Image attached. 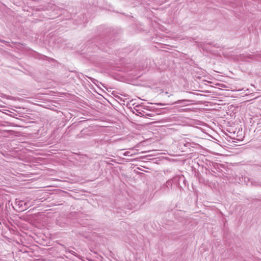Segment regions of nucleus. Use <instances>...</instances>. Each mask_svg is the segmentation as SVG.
I'll use <instances>...</instances> for the list:
<instances>
[{"mask_svg":"<svg viewBox=\"0 0 261 261\" xmlns=\"http://www.w3.org/2000/svg\"><path fill=\"white\" fill-rule=\"evenodd\" d=\"M178 180V177H174L168 180L161 188L165 193H168L172 189L173 185Z\"/></svg>","mask_w":261,"mask_h":261,"instance_id":"nucleus-1","label":"nucleus"},{"mask_svg":"<svg viewBox=\"0 0 261 261\" xmlns=\"http://www.w3.org/2000/svg\"><path fill=\"white\" fill-rule=\"evenodd\" d=\"M16 203L19 206L20 211H23L25 210L28 206V202H24L23 200H18L16 201Z\"/></svg>","mask_w":261,"mask_h":261,"instance_id":"nucleus-2","label":"nucleus"},{"mask_svg":"<svg viewBox=\"0 0 261 261\" xmlns=\"http://www.w3.org/2000/svg\"><path fill=\"white\" fill-rule=\"evenodd\" d=\"M134 110L137 112L136 115L141 117H143V116H145V111L140 109V106H137L135 108H134Z\"/></svg>","mask_w":261,"mask_h":261,"instance_id":"nucleus-3","label":"nucleus"},{"mask_svg":"<svg viewBox=\"0 0 261 261\" xmlns=\"http://www.w3.org/2000/svg\"><path fill=\"white\" fill-rule=\"evenodd\" d=\"M187 101H188V100L184 99V100H178V101L175 102V103H178V104H182L184 105H186V102Z\"/></svg>","mask_w":261,"mask_h":261,"instance_id":"nucleus-4","label":"nucleus"},{"mask_svg":"<svg viewBox=\"0 0 261 261\" xmlns=\"http://www.w3.org/2000/svg\"><path fill=\"white\" fill-rule=\"evenodd\" d=\"M61 245L65 248V252H69L70 253H71V254H72L74 255L75 252H74L73 251L69 250V249L67 248H66V247L64 245H63V244H61Z\"/></svg>","mask_w":261,"mask_h":261,"instance_id":"nucleus-5","label":"nucleus"},{"mask_svg":"<svg viewBox=\"0 0 261 261\" xmlns=\"http://www.w3.org/2000/svg\"><path fill=\"white\" fill-rule=\"evenodd\" d=\"M153 116H154V114L153 113H148L145 111V116H143V117L147 118L148 116L152 117Z\"/></svg>","mask_w":261,"mask_h":261,"instance_id":"nucleus-6","label":"nucleus"},{"mask_svg":"<svg viewBox=\"0 0 261 261\" xmlns=\"http://www.w3.org/2000/svg\"><path fill=\"white\" fill-rule=\"evenodd\" d=\"M254 185L255 186H261V182H255Z\"/></svg>","mask_w":261,"mask_h":261,"instance_id":"nucleus-7","label":"nucleus"},{"mask_svg":"<svg viewBox=\"0 0 261 261\" xmlns=\"http://www.w3.org/2000/svg\"><path fill=\"white\" fill-rule=\"evenodd\" d=\"M253 56L249 55V58L250 59H253Z\"/></svg>","mask_w":261,"mask_h":261,"instance_id":"nucleus-8","label":"nucleus"},{"mask_svg":"<svg viewBox=\"0 0 261 261\" xmlns=\"http://www.w3.org/2000/svg\"><path fill=\"white\" fill-rule=\"evenodd\" d=\"M257 166L259 167L260 168H261V164H260V165H257Z\"/></svg>","mask_w":261,"mask_h":261,"instance_id":"nucleus-9","label":"nucleus"},{"mask_svg":"<svg viewBox=\"0 0 261 261\" xmlns=\"http://www.w3.org/2000/svg\"><path fill=\"white\" fill-rule=\"evenodd\" d=\"M0 41H1L2 42H5L4 40H1Z\"/></svg>","mask_w":261,"mask_h":261,"instance_id":"nucleus-10","label":"nucleus"},{"mask_svg":"<svg viewBox=\"0 0 261 261\" xmlns=\"http://www.w3.org/2000/svg\"><path fill=\"white\" fill-rule=\"evenodd\" d=\"M126 154H127V152H125V153H124V155H126Z\"/></svg>","mask_w":261,"mask_h":261,"instance_id":"nucleus-11","label":"nucleus"}]
</instances>
